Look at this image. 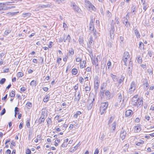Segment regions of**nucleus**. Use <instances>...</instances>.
Here are the masks:
<instances>
[{
    "label": "nucleus",
    "mask_w": 154,
    "mask_h": 154,
    "mask_svg": "<svg viewBox=\"0 0 154 154\" xmlns=\"http://www.w3.org/2000/svg\"><path fill=\"white\" fill-rule=\"evenodd\" d=\"M85 4L86 7L88 8L89 9H91L93 10L95 9V7L88 0H85Z\"/></svg>",
    "instance_id": "obj_1"
},
{
    "label": "nucleus",
    "mask_w": 154,
    "mask_h": 154,
    "mask_svg": "<svg viewBox=\"0 0 154 154\" xmlns=\"http://www.w3.org/2000/svg\"><path fill=\"white\" fill-rule=\"evenodd\" d=\"M91 21L89 25V32H91L94 29V23L95 21V20L93 19V17H91Z\"/></svg>",
    "instance_id": "obj_2"
},
{
    "label": "nucleus",
    "mask_w": 154,
    "mask_h": 154,
    "mask_svg": "<svg viewBox=\"0 0 154 154\" xmlns=\"http://www.w3.org/2000/svg\"><path fill=\"white\" fill-rule=\"evenodd\" d=\"M113 22V20H112V27L111 28V30L110 31V38L111 39H113L114 38V31H115V28H114V24H112V22Z\"/></svg>",
    "instance_id": "obj_3"
},
{
    "label": "nucleus",
    "mask_w": 154,
    "mask_h": 154,
    "mask_svg": "<svg viewBox=\"0 0 154 154\" xmlns=\"http://www.w3.org/2000/svg\"><path fill=\"white\" fill-rule=\"evenodd\" d=\"M99 77L98 76H96L94 79V88L96 90L98 89L100 83Z\"/></svg>",
    "instance_id": "obj_4"
},
{
    "label": "nucleus",
    "mask_w": 154,
    "mask_h": 154,
    "mask_svg": "<svg viewBox=\"0 0 154 154\" xmlns=\"http://www.w3.org/2000/svg\"><path fill=\"white\" fill-rule=\"evenodd\" d=\"M135 89V83L132 82L130 86V88L129 91H128V93L130 94H132L134 93V91Z\"/></svg>",
    "instance_id": "obj_5"
},
{
    "label": "nucleus",
    "mask_w": 154,
    "mask_h": 154,
    "mask_svg": "<svg viewBox=\"0 0 154 154\" xmlns=\"http://www.w3.org/2000/svg\"><path fill=\"white\" fill-rule=\"evenodd\" d=\"M126 134V131L124 129V128L123 127L120 134V137L121 138L122 140H124L125 138Z\"/></svg>",
    "instance_id": "obj_6"
},
{
    "label": "nucleus",
    "mask_w": 154,
    "mask_h": 154,
    "mask_svg": "<svg viewBox=\"0 0 154 154\" xmlns=\"http://www.w3.org/2000/svg\"><path fill=\"white\" fill-rule=\"evenodd\" d=\"M138 96L136 95L134 96L132 99L131 104L134 106H136L137 105V102H138Z\"/></svg>",
    "instance_id": "obj_7"
},
{
    "label": "nucleus",
    "mask_w": 154,
    "mask_h": 154,
    "mask_svg": "<svg viewBox=\"0 0 154 154\" xmlns=\"http://www.w3.org/2000/svg\"><path fill=\"white\" fill-rule=\"evenodd\" d=\"M122 99V95L121 94H120L118 96V97L117 99V101L115 104V106H119L120 103Z\"/></svg>",
    "instance_id": "obj_8"
},
{
    "label": "nucleus",
    "mask_w": 154,
    "mask_h": 154,
    "mask_svg": "<svg viewBox=\"0 0 154 154\" xmlns=\"http://www.w3.org/2000/svg\"><path fill=\"white\" fill-rule=\"evenodd\" d=\"M72 5L74 10L78 13H80L81 11V9L74 2L72 3Z\"/></svg>",
    "instance_id": "obj_9"
},
{
    "label": "nucleus",
    "mask_w": 154,
    "mask_h": 154,
    "mask_svg": "<svg viewBox=\"0 0 154 154\" xmlns=\"http://www.w3.org/2000/svg\"><path fill=\"white\" fill-rule=\"evenodd\" d=\"M78 94L77 96L76 95V94H75V98L74 100L75 101H76L77 102H78L79 101L81 97L80 92L78 91Z\"/></svg>",
    "instance_id": "obj_10"
},
{
    "label": "nucleus",
    "mask_w": 154,
    "mask_h": 154,
    "mask_svg": "<svg viewBox=\"0 0 154 154\" xmlns=\"http://www.w3.org/2000/svg\"><path fill=\"white\" fill-rule=\"evenodd\" d=\"M71 39V37L69 35L66 36V35H64L63 38V40L64 42H66L67 40L69 42H70V40Z\"/></svg>",
    "instance_id": "obj_11"
},
{
    "label": "nucleus",
    "mask_w": 154,
    "mask_h": 154,
    "mask_svg": "<svg viewBox=\"0 0 154 154\" xmlns=\"http://www.w3.org/2000/svg\"><path fill=\"white\" fill-rule=\"evenodd\" d=\"M128 20L127 19H124L123 20V23L125 24L126 27L128 28L130 26L129 23L128 22Z\"/></svg>",
    "instance_id": "obj_12"
},
{
    "label": "nucleus",
    "mask_w": 154,
    "mask_h": 154,
    "mask_svg": "<svg viewBox=\"0 0 154 154\" xmlns=\"http://www.w3.org/2000/svg\"><path fill=\"white\" fill-rule=\"evenodd\" d=\"M108 106V102L102 103L100 108L106 109Z\"/></svg>",
    "instance_id": "obj_13"
},
{
    "label": "nucleus",
    "mask_w": 154,
    "mask_h": 154,
    "mask_svg": "<svg viewBox=\"0 0 154 154\" xmlns=\"http://www.w3.org/2000/svg\"><path fill=\"white\" fill-rule=\"evenodd\" d=\"M133 114L132 111L130 109L128 110L125 112V115L126 117L129 116H131Z\"/></svg>",
    "instance_id": "obj_14"
},
{
    "label": "nucleus",
    "mask_w": 154,
    "mask_h": 154,
    "mask_svg": "<svg viewBox=\"0 0 154 154\" xmlns=\"http://www.w3.org/2000/svg\"><path fill=\"white\" fill-rule=\"evenodd\" d=\"M94 63L95 68L98 69H99V67L98 64V60L97 58H96L94 59Z\"/></svg>",
    "instance_id": "obj_15"
},
{
    "label": "nucleus",
    "mask_w": 154,
    "mask_h": 154,
    "mask_svg": "<svg viewBox=\"0 0 154 154\" xmlns=\"http://www.w3.org/2000/svg\"><path fill=\"white\" fill-rule=\"evenodd\" d=\"M94 100V99H93V100L91 101L90 102V103L87 106V108L88 110L90 109H91L93 104V101ZM89 102H90V100L88 101Z\"/></svg>",
    "instance_id": "obj_16"
},
{
    "label": "nucleus",
    "mask_w": 154,
    "mask_h": 154,
    "mask_svg": "<svg viewBox=\"0 0 154 154\" xmlns=\"http://www.w3.org/2000/svg\"><path fill=\"white\" fill-rule=\"evenodd\" d=\"M110 76L114 82H117L118 81L117 77L116 75H113L112 73H111Z\"/></svg>",
    "instance_id": "obj_17"
},
{
    "label": "nucleus",
    "mask_w": 154,
    "mask_h": 154,
    "mask_svg": "<svg viewBox=\"0 0 154 154\" xmlns=\"http://www.w3.org/2000/svg\"><path fill=\"white\" fill-rule=\"evenodd\" d=\"M143 104V101L142 100H138V102H137V107H140Z\"/></svg>",
    "instance_id": "obj_18"
},
{
    "label": "nucleus",
    "mask_w": 154,
    "mask_h": 154,
    "mask_svg": "<svg viewBox=\"0 0 154 154\" xmlns=\"http://www.w3.org/2000/svg\"><path fill=\"white\" fill-rule=\"evenodd\" d=\"M144 143V142L143 140H140L139 142L136 143V145L138 146H141Z\"/></svg>",
    "instance_id": "obj_19"
},
{
    "label": "nucleus",
    "mask_w": 154,
    "mask_h": 154,
    "mask_svg": "<svg viewBox=\"0 0 154 154\" xmlns=\"http://www.w3.org/2000/svg\"><path fill=\"white\" fill-rule=\"evenodd\" d=\"M128 59L123 58L122 61L124 62V65H125L126 66H127V64L128 62Z\"/></svg>",
    "instance_id": "obj_20"
},
{
    "label": "nucleus",
    "mask_w": 154,
    "mask_h": 154,
    "mask_svg": "<svg viewBox=\"0 0 154 154\" xmlns=\"http://www.w3.org/2000/svg\"><path fill=\"white\" fill-rule=\"evenodd\" d=\"M130 57L129 54L128 52H125L124 53V56L123 58H128Z\"/></svg>",
    "instance_id": "obj_21"
},
{
    "label": "nucleus",
    "mask_w": 154,
    "mask_h": 154,
    "mask_svg": "<svg viewBox=\"0 0 154 154\" xmlns=\"http://www.w3.org/2000/svg\"><path fill=\"white\" fill-rule=\"evenodd\" d=\"M69 56H72L74 54V50L72 48L69 49Z\"/></svg>",
    "instance_id": "obj_22"
},
{
    "label": "nucleus",
    "mask_w": 154,
    "mask_h": 154,
    "mask_svg": "<svg viewBox=\"0 0 154 154\" xmlns=\"http://www.w3.org/2000/svg\"><path fill=\"white\" fill-rule=\"evenodd\" d=\"M51 6V4H48L46 5H41L40 6L41 8H45L50 7Z\"/></svg>",
    "instance_id": "obj_23"
},
{
    "label": "nucleus",
    "mask_w": 154,
    "mask_h": 154,
    "mask_svg": "<svg viewBox=\"0 0 154 154\" xmlns=\"http://www.w3.org/2000/svg\"><path fill=\"white\" fill-rule=\"evenodd\" d=\"M116 123L114 122H113L112 124V126L111 127V130H113L114 131L116 129Z\"/></svg>",
    "instance_id": "obj_24"
},
{
    "label": "nucleus",
    "mask_w": 154,
    "mask_h": 154,
    "mask_svg": "<svg viewBox=\"0 0 154 154\" xmlns=\"http://www.w3.org/2000/svg\"><path fill=\"white\" fill-rule=\"evenodd\" d=\"M134 32L135 35L137 36V38H140V35L138 30L137 29H136L134 30Z\"/></svg>",
    "instance_id": "obj_25"
},
{
    "label": "nucleus",
    "mask_w": 154,
    "mask_h": 154,
    "mask_svg": "<svg viewBox=\"0 0 154 154\" xmlns=\"http://www.w3.org/2000/svg\"><path fill=\"white\" fill-rule=\"evenodd\" d=\"M106 109H103L102 108H100V112L101 115H102L104 113H106Z\"/></svg>",
    "instance_id": "obj_26"
},
{
    "label": "nucleus",
    "mask_w": 154,
    "mask_h": 154,
    "mask_svg": "<svg viewBox=\"0 0 154 154\" xmlns=\"http://www.w3.org/2000/svg\"><path fill=\"white\" fill-rule=\"evenodd\" d=\"M134 130L137 132H138L141 131L140 127L139 126H136L135 127Z\"/></svg>",
    "instance_id": "obj_27"
},
{
    "label": "nucleus",
    "mask_w": 154,
    "mask_h": 154,
    "mask_svg": "<svg viewBox=\"0 0 154 154\" xmlns=\"http://www.w3.org/2000/svg\"><path fill=\"white\" fill-rule=\"evenodd\" d=\"M11 31V30L10 29H7L6 30L4 33V35H7L8 34L10 33Z\"/></svg>",
    "instance_id": "obj_28"
},
{
    "label": "nucleus",
    "mask_w": 154,
    "mask_h": 154,
    "mask_svg": "<svg viewBox=\"0 0 154 154\" xmlns=\"http://www.w3.org/2000/svg\"><path fill=\"white\" fill-rule=\"evenodd\" d=\"M12 3L11 2H7L5 3H0V5H10V3Z\"/></svg>",
    "instance_id": "obj_29"
},
{
    "label": "nucleus",
    "mask_w": 154,
    "mask_h": 154,
    "mask_svg": "<svg viewBox=\"0 0 154 154\" xmlns=\"http://www.w3.org/2000/svg\"><path fill=\"white\" fill-rule=\"evenodd\" d=\"M79 41L80 45H82L83 44L84 40L83 38L81 37L79 38Z\"/></svg>",
    "instance_id": "obj_30"
},
{
    "label": "nucleus",
    "mask_w": 154,
    "mask_h": 154,
    "mask_svg": "<svg viewBox=\"0 0 154 154\" xmlns=\"http://www.w3.org/2000/svg\"><path fill=\"white\" fill-rule=\"evenodd\" d=\"M72 74L74 75H76L78 72L77 69L75 68H74L72 69Z\"/></svg>",
    "instance_id": "obj_31"
},
{
    "label": "nucleus",
    "mask_w": 154,
    "mask_h": 154,
    "mask_svg": "<svg viewBox=\"0 0 154 154\" xmlns=\"http://www.w3.org/2000/svg\"><path fill=\"white\" fill-rule=\"evenodd\" d=\"M139 48L141 50L143 49L144 48V45L143 43L141 42H140L139 44Z\"/></svg>",
    "instance_id": "obj_32"
},
{
    "label": "nucleus",
    "mask_w": 154,
    "mask_h": 154,
    "mask_svg": "<svg viewBox=\"0 0 154 154\" xmlns=\"http://www.w3.org/2000/svg\"><path fill=\"white\" fill-rule=\"evenodd\" d=\"M28 108L30 109L32 106V103L30 102L27 103L26 104Z\"/></svg>",
    "instance_id": "obj_33"
},
{
    "label": "nucleus",
    "mask_w": 154,
    "mask_h": 154,
    "mask_svg": "<svg viewBox=\"0 0 154 154\" xmlns=\"http://www.w3.org/2000/svg\"><path fill=\"white\" fill-rule=\"evenodd\" d=\"M106 96L108 98L110 97V92L109 91H107L105 93Z\"/></svg>",
    "instance_id": "obj_34"
},
{
    "label": "nucleus",
    "mask_w": 154,
    "mask_h": 154,
    "mask_svg": "<svg viewBox=\"0 0 154 154\" xmlns=\"http://www.w3.org/2000/svg\"><path fill=\"white\" fill-rule=\"evenodd\" d=\"M9 9L8 7H0V11L1 10H8Z\"/></svg>",
    "instance_id": "obj_35"
},
{
    "label": "nucleus",
    "mask_w": 154,
    "mask_h": 154,
    "mask_svg": "<svg viewBox=\"0 0 154 154\" xmlns=\"http://www.w3.org/2000/svg\"><path fill=\"white\" fill-rule=\"evenodd\" d=\"M106 16L109 18H110L112 16V14L109 11H106Z\"/></svg>",
    "instance_id": "obj_36"
},
{
    "label": "nucleus",
    "mask_w": 154,
    "mask_h": 154,
    "mask_svg": "<svg viewBox=\"0 0 154 154\" xmlns=\"http://www.w3.org/2000/svg\"><path fill=\"white\" fill-rule=\"evenodd\" d=\"M36 81H35L33 80L31 81L30 83V85L32 86H35L36 85Z\"/></svg>",
    "instance_id": "obj_37"
},
{
    "label": "nucleus",
    "mask_w": 154,
    "mask_h": 154,
    "mask_svg": "<svg viewBox=\"0 0 154 154\" xmlns=\"http://www.w3.org/2000/svg\"><path fill=\"white\" fill-rule=\"evenodd\" d=\"M15 92L13 91H12L10 94V96L12 97H14L15 96Z\"/></svg>",
    "instance_id": "obj_38"
},
{
    "label": "nucleus",
    "mask_w": 154,
    "mask_h": 154,
    "mask_svg": "<svg viewBox=\"0 0 154 154\" xmlns=\"http://www.w3.org/2000/svg\"><path fill=\"white\" fill-rule=\"evenodd\" d=\"M93 33V35L95 38H97V31L95 29H94L92 31Z\"/></svg>",
    "instance_id": "obj_39"
},
{
    "label": "nucleus",
    "mask_w": 154,
    "mask_h": 154,
    "mask_svg": "<svg viewBox=\"0 0 154 154\" xmlns=\"http://www.w3.org/2000/svg\"><path fill=\"white\" fill-rule=\"evenodd\" d=\"M18 12H9L7 13V14L8 15H11V16H13L14 15H15L17 13H18Z\"/></svg>",
    "instance_id": "obj_40"
},
{
    "label": "nucleus",
    "mask_w": 154,
    "mask_h": 154,
    "mask_svg": "<svg viewBox=\"0 0 154 154\" xmlns=\"http://www.w3.org/2000/svg\"><path fill=\"white\" fill-rule=\"evenodd\" d=\"M79 81L80 83L82 84L84 82V79L82 77H80L79 78Z\"/></svg>",
    "instance_id": "obj_41"
},
{
    "label": "nucleus",
    "mask_w": 154,
    "mask_h": 154,
    "mask_svg": "<svg viewBox=\"0 0 154 154\" xmlns=\"http://www.w3.org/2000/svg\"><path fill=\"white\" fill-rule=\"evenodd\" d=\"M6 79L5 78L2 79L0 81V84H3L5 82Z\"/></svg>",
    "instance_id": "obj_42"
},
{
    "label": "nucleus",
    "mask_w": 154,
    "mask_h": 154,
    "mask_svg": "<svg viewBox=\"0 0 154 154\" xmlns=\"http://www.w3.org/2000/svg\"><path fill=\"white\" fill-rule=\"evenodd\" d=\"M18 75L19 77H21L23 75V74L22 72H19L18 73Z\"/></svg>",
    "instance_id": "obj_43"
},
{
    "label": "nucleus",
    "mask_w": 154,
    "mask_h": 154,
    "mask_svg": "<svg viewBox=\"0 0 154 154\" xmlns=\"http://www.w3.org/2000/svg\"><path fill=\"white\" fill-rule=\"evenodd\" d=\"M105 135L104 134H101V137L100 138V140L103 141L105 137Z\"/></svg>",
    "instance_id": "obj_44"
},
{
    "label": "nucleus",
    "mask_w": 154,
    "mask_h": 154,
    "mask_svg": "<svg viewBox=\"0 0 154 154\" xmlns=\"http://www.w3.org/2000/svg\"><path fill=\"white\" fill-rule=\"evenodd\" d=\"M60 142V140L59 139H57L55 141V145L56 146H57L58 145V143H59Z\"/></svg>",
    "instance_id": "obj_45"
},
{
    "label": "nucleus",
    "mask_w": 154,
    "mask_h": 154,
    "mask_svg": "<svg viewBox=\"0 0 154 154\" xmlns=\"http://www.w3.org/2000/svg\"><path fill=\"white\" fill-rule=\"evenodd\" d=\"M113 119L112 118V117H110L109 121L108 122V124L109 125L113 121Z\"/></svg>",
    "instance_id": "obj_46"
},
{
    "label": "nucleus",
    "mask_w": 154,
    "mask_h": 154,
    "mask_svg": "<svg viewBox=\"0 0 154 154\" xmlns=\"http://www.w3.org/2000/svg\"><path fill=\"white\" fill-rule=\"evenodd\" d=\"M90 90V88L88 86H87L85 87V90L86 92L89 91Z\"/></svg>",
    "instance_id": "obj_47"
},
{
    "label": "nucleus",
    "mask_w": 154,
    "mask_h": 154,
    "mask_svg": "<svg viewBox=\"0 0 154 154\" xmlns=\"http://www.w3.org/2000/svg\"><path fill=\"white\" fill-rule=\"evenodd\" d=\"M51 122V119L50 118L48 119L47 120V122L48 124V125H50Z\"/></svg>",
    "instance_id": "obj_48"
},
{
    "label": "nucleus",
    "mask_w": 154,
    "mask_h": 154,
    "mask_svg": "<svg viewBox=\"0 0 154 154\" xmlns=\"http://www.w3.org/2000/svg\"><path fill=\"white\" fill-rule=\"evenodd\" d=\"M54 1H55L57 2H58L59 4L60 3H62L63 1L64 0H53Z\"/></svg>",
    "instance_id": "obj_49"
},
{
    "label": "nucleus",
    "mask_w": 154,
    "mask_h": 154,
    "mask_svg": "<svg viewBox=\"0 0 154 154\" xmlns=\"http://www.w3.org/2000/svg\"><path fill=\"white\" fill-rule=\"evenodd\" d=\"M6 110L5 108H4L3 110L2 111L0 114L2 116L4 115L5 112Z\"/></svg>",
    "instance_id": "obj_50"
},
{
    "label": "nucleus",
    "mask_w": 154,
    "mask_h": 154,
    "mask_svg": "<svg viewBox=\"0 0 154 154\" xmlns=\"http://www.w3.org/2000/svg\"><path fill=\"white\" fill-rule=\"evenodd\" d=\"M131 68L130 67H129L128 68V72L129 75L131 73Z\"/></svg>",
    "instance_id": "obj_51"
},
{
    "label": "nucleus",
    "mask_w": 154,
    "mask_h": 154,
    "mask_svg": "<svg viewBox=\"0 0 154 154\" xmlns=\"http://www.w3.org/2000/svg\"><path fill=\"white\" fill-rule=\"evenodd\" d=\"M107 66H108V69L110 68V66H111V63L110 61H109L107 63Z\"/></svg>",
    "instance_id": "obj_52"
},
{
    "label": "nucleus",
    "mask_w": 154,
    "mask_h": 154,
    "mask_svg": "<svg viewBox=\"0 0 154 154\" xmlns=\"http://www.w3.org/2000/svg\"><path fill=\"white\" fill-rule=\"evenodd\" d=\"M74 89L76 91V90L78 89V84H76L74 86Z\"/></svg>",
    "instance_id": "obj_53"
},
{
    "label": "nucleus",
    "mask_w": 154,
    "mask_h": 154,
    "mask_svg": "<svg viewBox=\"0 0 154 154\" xmlns=\"http://www.w3.org/2000/svg\"><path fill=\"white\" fill-rule=\"evenodd\" d=\"M31 150L29 149H27L26 150V154H30Z\"/></svg>",
    "instance_id": "obj_54"
},
{
    "label": "nucleus",
    "mask_w": 154,
    "mask_h": 154,
    "mask_svg": "<svg viewBox=\"0 0 154 154\" xmlns=\"http://www.w3.org/2000/svg\"><path fill=\"white\" fill-rule=\"evenodd\" d=\"M82 59L79 57H77L76 59V61L77 62H79L81 61Z\"/></svg>",
    "instance_id": "obj_55"
},
{
    "label": "nucleus",
    "mask_w": 154,
    "mask_h": 154,
    "mask_svg": "<svg viewBox=\"0 0 154 154\" xmlns=\"http://www.w3.org/2000/svg\"><path fill=\"white\" fill-rule=\"evenodd\" d=\"M61 58H58L57 59V63L59 64L61 62Z\"/></svg>",
    "instance_id": "obj_56"
},
{
    "label": "nucleus",
    "mask_w": 154,
    "mask_h": 154,
    "mask_svg": "<svg viewBox=\"0 0 154 154\" xmlns=\"http://www.w3.org/2000/svg\"><path fill=\"white\" fill-rule=\"evenodd\" d=\"M138 63H139L142 62V59L140 57H139L137 60Z\"/></svg>",
    "instance_id": "obj_57"
},
{
    "label": "nucleus",
    "mask_w": 154,
    "mask_h": 154,
    "mask_svg": "<svg viewBox=\"0 0 154 154\" xmlns=\"http://www.w3.org/2000/svg\"><path fill=\"white\" fill-rule=\"evenodd\" d=\"M48 100V96H46L45 97L44 99V101L45 102H47Z\"/></svg>",
    "instance_id": "obj_58"
},
{
    "label": "nucleus",
    "mask_w": 154,
    "mask_h": 154,
    "mask_svg": "<svg viewBox=\"0 0 154 154\" xmlns=\"http://www.w3.org/2000/svg\"><path fill=\"white\" fill-rule=\"evenodd\" d=\"M152 52L151 51H149L148 52V54L150 57H151L152 55Z\"/></svg>",
    "instance_id": "obj_59"
},
{
    "label": "nucleus",
    "mask_w": 154,
    "mask_h": 154,
    "mask_svg": "<svg viewBox=\"0 0 154 154\" xmlns=\"http://www.w3.org/2000/svg\"><path fill=\"white\" fill-rule=\"evenodd\" d=\"M67 144L65 143H64L62 144L61 146L62 147H65L66 146Z\"/></svg>",
    "instance_id": "obj_60"
},
{
    "label": "nucleus",
    "mask_w": 154,
    "mask_h": 154,
    "mask_svg": "<svg viewBox=\"0 0 154 154\" xmlns=\"http://www.w3.org/2000/svg\"><path fill=\"white\" fill-rule=\"evenodd\" d=\"M123 80H124V79L123 78L122 79H119V80H118V81L119 84H120L122 82H123Z\"/></svg>",
    "instance_id": "obj_61"
},
{
    "label": "nucleus",
    "mask_w": 154,
    "mask_h": 154,
    "mask_svg": "<svg viewBox=\"0 0 154 154\" xmlns=\"http://www.w3.org/2000/svg\"><path fill=\"white\" fill-rule=\"evenodd\" d=\"M26 90V88L24 87H22L20 88V91L22 92Z\"/></svg>",
    "instance_id": "obj_62"
},
{
    "label": "nucleus",
    "mask_w": 154,
    "mask_h": 154,
    "mask_svg": "<svg viewBox=\"0 0 154 154\" xmlns=\"http://www.w3.org/2000/svg\"><path fill=\"white\" fill-rule=\"evenodd\" d=\"M92 42H93V38L92 37H91L90 38V40H89V44H90V45H91L92 44Z\"/></svg>",
    "instance_id": "obj_63"
},
{
    "label": "nucleus",
    "mask_w": 154,
    "mask_h": 154,
    "mask_svg": "<svg viewBox=\"0 0 154 154\" xmlns=\"http://www.w3.org/2000/svg\"><path fill=\"white\" fill-rule=\"evenodd\" d=\"M144 86H146L145 89H148L149 85L148 83H146L144 84Z\"/></svg>",
    "instance_id": "obj_64"
}]
</instances>
